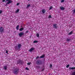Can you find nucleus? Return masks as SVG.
<instances>
[{
    "label": "nucleus",
    "instance_id": "nucleus-19",
    "mask_svg": "<svg viewBox=\"0 0 75 75\" xmlns=\"http://www.w3.org/2000/svg\"><path fill=\"white\" fill-rule=\"evenodd\" d=\"M37 42H38L37 40H35L33 41V43H37Z\"/></svg>",
    "mask_w": 75,
    "mask_h": 75
},
{
    "label": "nucleus",
    "instance_id": "nucleus-15",
    "mask_svg": "<svg viewBox=\"0 0 75 75\" xmlns=\"http://www.w3.org/2000/svg\"><path fill=\"white\" fill-rule=\"evenodd\" d=\"M66 41H71V38H67L66 40Z\"/></svg>",
    "mask_w": 75,
    "mask_h": 75
},
{
    "label": "nucleus",
    "instance_id": "nucleus-9",
    "mask_svg": "<svg viewBox=\"0 0 75 75\" xmlns=\"http://www.w3.org/2000/svg\"><path fill=\"white\" fill-rule=\"evenodd\" d=\"M60 8L62 10H65V8L64 7H60Z\"/></svg>",
    "mask_w": 75,
    "mask_h": 75
},
{
    "label": "nucleus",
    "instance_id": "nucleus-31",
    "mask_svg": "<svg viewBox=\"0 0 75 75\" xmlns=\"http://www.w3.org/2000/svg\"><path fill=\"white\" fill-rule=\"evenodd\" d=\"M19 5L20 3H18L16 4L17 6H19Z\"/></svg>",
    "mask_w": 75,
    "mask_h": 75
},
{
    "label": "nucleus",
    "instance_id": "nucleus-25",
    "mask_svg": "<svg viewBox=\"0 0 75 75\" xmlns=\"http://www.w3.org/2000/svg\"><path fill=\"white\" fill-rule=\"evenodd\" d=\"M69 67V65L68 64L67 65V66H66V68H68V67Z\"/></svg>",
    "mask_w": 75,
    "mask_h": 75
},
{
    "label": "nucleus",
    "instance_id": "nucleus-35",
    "mask_svg": "<svg viewBox=\"0 0 75 75\" xmlns=\"http://www.w3.org/2000/svg\"><path fill=\"white\" fill-rule=\"evenodd\" d=\"M28 31H26V32H25V33H28Z\"/></svg>",
    "mask_w": 75,
    "mask_h": 75
},
{
    "label": "nucleus",
    "instance_id": "nucleus-34",
    "mask_svg": "<svg viewBox=\"0 0 75 75\" xmlns=\"http://www.w3.org/2000/svg\"><path fill=\"white\" fill-rule=\"evenodd\" d=\"M52 64H50V68H52Z\"/></svg>",
    "mask_w": 75,
    "mask_h": 75
},
{
    "label": "nucleus",
    "instance_id": "nucleus-13",
    "mask_svg": "<svg viewBox=\"0 0 75 75\" xmlns=\"http://www.w3.org/2000/svg\"><path fill=\"white\" fill-rule=\"evenodd\" d=\"M45 57V55H43L42 56L40 57V58H44Z\"/></svg>",
    "mask_w": 75,
    "mask_h": 75
},
{
    "label": "nucleus",
    "instance_id": "nucleus-41",
    "mask_svg": "<svg viewBox=\"0 0 75 75\" xmlns=\"http://www.w3.org/2000/svg\"><path fill=\"white\" fill-rule=\"evenodd\" d=\"M30 0H28V1H30Z\"/></svg>",
    "mask_w": 75,
    "mask_h": 75
},
{
    "label": "nucleus",
    "instance_id": "nucleus-33",
    "mask_svg": "<svg viewBox=\"0 0 75 75\" xmlns=\"http://www.w3.org/2000/svg\"><path fill=\"white\" fill-rule=\"evenodd\" d=\"M40 57H39V56H37L36 58V59H38V58H39Z\"/></svg>",
    "mask_w": 75,
    "mask_h": 75
},
{
    "label": "nucleus",
    "instance_id": "nucleus-18",
    "mask_svg": "<svg viewBox=\"0 0 75 75\" xmlns=\"http://www.w3.org/2000/svg\"><path fill=\"white\" fill-rule=\"evenodd\" d=\"M19 27V25H17V26H16V28L17 30H18Z\"/></svg>",
    "mask_w": 75,
    "mask_h": 75
},
{
    "label": "nucleus",
    "instance_id": "nucleus-12",
    "mask_svg": "<svg viewBox=\"0 0 75 75\" xmlns=\"http://www.w3.org/2000/svg\"><path fill=\"white\" fill-rule=\"evenodd\" d=\"M45 9H43L42 11V13H45Z\"/></svg>",
    "mask_w": 75,
    "mask_h": 75
},
{
    "label": "nucleus",
    "instance_id": "nucleus-38",
    "mask_svg": "<svg viewBox=\"0 0 75 75\" xmlns=\"http://www.w3.org/2000/svg\"><path fill=\"white\" fill-rule=\"evenodd\" d=\"M3 2H4L5 1V0H2Z\"/></svg>",
    "mask_w": 75,
    "mask_h": 75
},
{
    "label": "nucleus",
    "instance_id": "nucleus-17",
    "mask_svg": "<svg viewBox=\"0 0 75 75\" xmlns=\"http://www.w3.org/2000/svg\"><path fill=\"white\" fill-rule=\"evenodd\" d=\"M19 11H20V9H18L16 10V13H18L19 12Z\"/></svg>",
    "mask_w": 75,
    "mask_h": 75
},
{
    "label": "nucleus",
    "instance_id": "nucleus-39",
    "mask_svg": "<svg viewBox=\"0 0 75 75\" xmlns=\"http://www.w3.org/2000/svg\"><path fill=\"white\" fill-rule=\"evenodd\" d=\"M15 49H16H16H17V47H16V46L15 47Z\"/></svg>",
    "mask_w": 75,
    "mask_h": 75
},
{
    "label": "nucleus",
    "instance_id": "nucleus-2",
    "mask_svg": "<svg viewBox=\"0 0 75 75\" xmlns=\"http://www.w3.org/2000/svg\"><path fill=\"white\" fill-rule=\"evenodd\" d=\"M36 64L38 65H42V61L40 60H38L36 62Z\"/></svg>",
    "mask_w": 75,
    "mask_h": 75
},
{
    "label": "nucleus",
    "instance_id": "nucleus-37",
    "mask_svg": "<svg viewBox=\"0 0 75 75\" xmlns=\"http://www.w3.org/2000/svg\"><path fill=\"white\" fill-rule=\"evenodd\" d=\"M73 11L74 12V13H75V9H74V10Z\"/></svg>",
    "mask_w": 75,
    "mask_h": 75
},
{
    "label": "nucleus",
    "instance_id": "nucleus-29",
    "mask_svg": "<svg viewBox=\"0 0 75 75\" xmlns=\"http://www.w3.org/2000/svg\"><path fill=\"white\" fill-rule=\"evenodd\" d=\"M21 64H23V62L21 60V62H20Z\"/></svg>",
    "mask_w": 75,
    "mask_h": 75
},
{
    "label": "nucleus",
    "instance_id": "nucleus-1",
    "mask_svg": "<svg viewBox=\"0 0 75 75\" xmlns=\"http://www.w3.org/2000/svg\"><path fill=\"white\" fill-rule=\"evenodd\" d=\"M18 71H19V68H16L14 69L13 73L14 74H17L18 73Z\"/></svg>",
    "mask_w": 75,
    "mask_h": 75
},
{
    "label": "nucleus",
    "instance_id": "nucleus-3",
    "mask_svg": "<svg viewBox=\"0 0 75 75\" xmlns=\"http://www.w3.org/2000/svg\"><path fill=\"white\" fill-rule=\"evenodd\" d=\"M4 29L3 27H1L0 28V33H4Z\"/></svg>",
    "mask_w": 75,
    "mask_h": 75
},
{
    "label": "nucleus",
    "instance_id": "nucleus-28",
    "mask_svg": "<svg viewBox=\"0 0 75 75\" xmlns=\"http://www.w3.org/2000/svg\"><path fill=\"white\" fill-rule=\"evenodd\" d=\"M3 12V11L1 10L0 11V14H1Z\"/></svg>",
    "mask_w": 75,
    "mask_h": 75
},
{
    "label": "nucleus",
    "instance_id": "nucleus-7",
    "mask_svg": "<svg viewBox=\"0 0 75 75\" xmlns=\"http://www.w3.org/2000/svg\"><path fill=\"white\" fill-rule=\"evenodd\" d=\"M57 24H55L53 25V27L54 28H56V29H57Z\"/></svg>",
    "mask_w": 75,
    "mask_h": 75
},
{
    "label": "nucleus",
    "instance_id": "nucleus-21",
    "mask_svg": "<svg viewBox=\"0 0 75 75\" xmlns=\"http://www.w3.org/2000/svg\"><path fill=\"white\" fill-rule=\"evenodd\" d=\"M4 68L5 70H6V69H7V66H4Z\"/></svg>",
    "mask_w": 75,
    "mask_h": 75
},
{
    "label": "nucleus",
    "instance_id": "nucleus-24",
    "mask_svg": "<svg viewBox=\"0 0 75 75\" xmlns=\"http://www.w3.org/2000/svg\"><path fill=\"white\" fill-rule=\"evenodd\" d=\"M52 8V6H51L50 7V8H49V10H51Z\"/></svg>",
    "mask_w": 75,
    "mask_h": 75
},
{
    "label": "nucleus",
    "instance_id": "nucleus-23",
    "mask_svg": "<svg viewBox=\"0 0 75 75\" xmlns=\"http://www.w3.org/2000/svg\"><path fill=\"white\" fill-rule=\"evenodd\" d=\"M30 7V4H28L27 5V8H28V7Z\"/></svg>",
    "mask_w": 75,
    "mask_h": 75
},
{
    "label": "nucleus",
    "instance_id": "nucleus-27",
    "mask_svg": "<svg viewBox=\"0 0 75 75\" xmlns=\"http://www.w3.org/2000/svg\"><path fill=\"white\" fill-rule=\"evenodd\" d=\"M31 64V63H28L27 64L28 65H30V64Z\"/></svg>",
    "mask_w": 75,
    "mask_h": 75
},
{
    "label": "nucleus",
    "instance_id": "nucleus-40",
    "mask_svg": "<svg viewBox=\"0 0 75 75\" xmlns=\"http://www.w3.org/2000/svg\"><path fill=\"white\" fill-rule=\"evenodd\" d=\"M44 69H42V71H44Z\"/></svg>",
    "mask_w": 75,
    "mask_h": 75
},
{
    "label": "nucleus",
    "instance_id": "nucleus-5",
    "mask_svg": "<svg viewBox=\"0 0 75 75\" xmlns=\"http://www.w3.org/2000/svg\"><path fill=\"white\" fill-rule=\"evenodd\" d=\"M21 45L20 44H18V50H19L20 48H21Z\"/></svg>",
    "mask_w": 75,
    "mask_h": 75
},
{
    "label": "nucleus",
    "instance_id": "nucleus-22",
    "mask_svg": "<svg viewBox=\"0 0 75 75\" xmlns=\"http://www.w3.org/2000/svg\"><path fill=\"white\" fill-rule=\"evenodd\" d=\"M52 17H51V15H50L49 16L48 18H51Z\"/></svg>",
    "mask_w": 75,
    "mask_h": 75
},
{
    "label": "nucleus",
    "instance_id": "nucleus-11",
    "mask_svg": "<svg viewBox=\"0 0 75 75\" xmlns=\"http://www.w3.org/2000/svg\"><path fill=\"white\" fill-rule=\"evenodd\" d=\"M20 62H21V60H19L17 62V64H19L20 63Z\"/></svg>",
    "mask_w": 75,
    "mask_h": 75
},
{
    "label": "nucleus",
    "instance_id": "nucleus-14",
    "mask_svg": "<svg viewBox=\"0 0 75 75\" xmlns=\"http://www.w3.org/2000/svg\"><path fill=\"white\" fill-rule=\"evenodd\" d=\"M72 33H73V32H72V31H71L68 34L69 35H71V34H72Z\"/></svg>",
    "mask_w": 75,
    "mask_h": 75
},
{
    "label": "nucleus",
    "instance_id": "nucleus-16",
    "mask_svg": "<svg viewBox=\"0 0 75 75\" xmlns=\"http://www.w3.org/2000/svg\"><path fill=\"white\" fill-rule=\"evenodd\" d=\"M23 30H24V28H21L20 29H19V31H23Z\"/></svg>",
    "mask_w": 75,
    "mask_h": 75
},
{
    "label": "nucleus",
    "instance_id": "nucleus-26",
    "mask_svg": "<svg viewBox=\"0 0 75 75\" xmlns=\"http://www.w3.org/2000/svg\"><path fill=\"white\" fill-rule=\"evenodd\" d=\"M36 36H37V37H39V34H37L36 35Z\"/></svg>",
    "mask_w": 75,
    "mask_h": 75
},
{
    "label": "nucleus",
    "instance_id": "nucleus-10",
    "mask_svg": "<svg viewBox=\"0 0 75 75\" xmlns=\"http://www.w3.org/2000/svg\"><path fill=\"white\" fill-rule=\"evenodd\" d=\"M69 69H71V70H74V69H75V67H69Z\"/></svg>",
    "mask_w": 75,
    "mask_h": 75
},
{
    "label": "nucleus",
    "instance_id": "nucleus-8",
    "mask_svg": "<svg viewBox=\"0 0 75 75\" xmlns=\"http://www.w3.org/2000/svg\"><path fill=\"white\" fill-rule=\"evenodd\" d=\"M34 50V48H32L29 49V51H30V52H31L32 51H33Z\"/></svg>",
    "mask_w": 75,
    "mask_h": 75
},
{
    "label": "nucleus",
    "instance_id": "nucleus-4",
    "mask_svg": "<svg viewBox=\"0 0 75 75\" xmlns=\"http://www.w3.org/2000/svg\"><path fill=\"white\" fill-rule=\"evenodd\" d=\"M24 35V33L23 32H21L19 33L18 35L20 37H21Z\"/></svg>",
    "mask_w": 75,
    "mask_h": 75
},
{
    "label": "nucleus",
    "instance_id": "nucleus-20",
    "mask_svg": "<svg viewBox=\"0 0 75 75\" xmlns=\"http://www.w3.org/2000/svg\"><path fill=\"white\" fill-rule=\"evenodd\" d=\"M72 75H75V71L71 74Z\"/></svg>",
    "mask_w": 75,
    "mask_h": 75
},
{
    "label": "nucleus",
    "instance_id": "nucleus-32",
    "mask_svg": "<svg viewBox=\"0 0 75 75\" xmlns=\"http://www.w3.org/2000/svg\"><path fill=\"white\" fill-rule=\"evenodd\" d=\"M63 2H64V0H62L61 1V3H62Z\"/></svg>",
    "mask_w": 75,
    "mask_h": 75
},
{
    "label": "nucleus",
    "instance_id": "nucleus-6",
    "mask_svg": "<svg viewBox=\"0 0 75 75\" xmlns=\"http://www.w3.org/2000/svg\"><path fill=\"white\" fill-rule=\"evenodd\" d=\"M6 1H8L7 2V4H9L10 3H11L12 2V1H10V0H6Z\"/></svg>",
    "mask_w": 75,
    "mask_h": 75
},
{
    "label": "nucleus",
    "instance_id": "nucleus-36",
    "mask_svg": "<svg viewBox=\"0 0 75 75\" xmlns=\"http://www.w3.org/2000/svg\"><path fill=\"white\" fill-rule=\"evenodd\" d=\"M8 51H6V53L7 54L8 53Z\"/></svg>",
    "mask_w": 75,
    "mask_h": 75
},
{
    "label": "nucleus",
    "instance_id": "nucleus-30",
    "mask_svg": "<svg viewBox=\"0 0 75 75\" xmlns=\"http://www.w3.org/2000/svg\"><path fill=\"white\" fill-rule=\"evenodd\" d=\"M25 69H26V70H29V69H28V68L27 67H26Z\"/></svg>",
    "mask_w": 75,
    "mask_h": 75
}]
</instances>
